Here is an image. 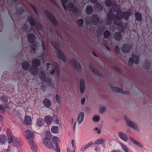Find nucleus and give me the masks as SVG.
<instances>
[{
    "instance_id": "nucleus-45",
    "label": "nucleus",
    "mask_w": 152,
    "mask_h": 152,
    "mask_svg": "<svg viewBox=\"0 0 152 152\" xmlns=\"http://www.w3.org/2000/svg\"><path fill=\"white\" fill-rule=\"evenodd\" d=\"M45 135L46 137H49L51 138V135L50 134V132L49 131H47L45 133Z\"/></svg>"
},
{
    "instance_id": "nucleus-11",
    "label": "nucleus",
    "mask_w": 152,
    "mask_h": 152,
    "mask_svg": "<svg viewBox=\"0 0 152 152\" xmlns=\"http://www.w3.org/2000/svg\"><path fill=\"white\" fill-rule=\"evenodd\" d=\"M85 90V85L84 81L81 80L80 81V93L83 94Z\"/></svg>"
},
{
    "instance_id": "nucleus-58",
    "label": "nucleus",
    "mask_w": 152,
    "mask_h": 152,
    "mask_svg": "<svg viewBox=\"0 0 152 152\" xmlns=\"http://www.w3.org/2000/svg\"><path fill=\"white\" fill-rule=\"evenodd\" d=\"M115 7H116L118 9H119V7L118 6H113V8H114V11H115L116 10L115 9Z\"/></svg>"
},
{
    "instance_id": "nucleus-27",
    "label": "nucleus",
    "mask_w": 152,
    "mask_h": 152,
    "mask_svg": "<svg viewBox=\"0 0 152 152\" xmlns=\"http://www.w3.org/2000/svg\"><path fill=\"white\" fill-rule=\"evenodd\" d=\"M7 141L6 136L4 134L0 135V143L3 144L5 143Z\"/></svg>"
},
{
    "instance_id": "nucleus-28",
    "label": "nucleus",
    "mask_w": 152,
    "mask_h": 152,
    "mask_svg": "<svg viewBox=\"0 0 152 152\" xmlns=\"http://www.w3.org/2000/svg\"><path fill=\"white\" fill-rule=\"evenodd\" d=\"M52 67L55 70L57 75H59V70L57 63H54Z\"/></svg>"
},
{
    "instance_id": "nucleus-47",
    "label": "nucleus",
    "mask_w": 152,
    "mask_h": 152,
    "mask_svg": "<svg viewBox=\"0 0 152 152\" xmlns=\"http://www.w3.org/2000/svg\"><path fill=\"white\" fill-rule=\"evenodd\" d=\"M89 68L94 73V74H96V72L94 71V69L92 66H90Z\"/></svg>"
},
{
    "instance_id": "nucleus-34",
    "label": "nucleus",
    "mask_w": 152,
    "mask_h": 152,
    "mask_svg": "<svg viewBox=\"0 0 152 152\" xmlns=\"http://www.w3.org/2000/svg\"><path fill=\"white\" fill-rule=\"evenodd\" d=\"M93 121L95 122H96L99 121L100 117L99 115H95L92 118Z\"/></svg>"
},
{
    "instance_id": "nucleus-9",
    "label": "nucleus",
    "mask_w": 152,
    "mask_h": 152,
    "mask_svg": "<svg viewBox=\"0 0 152 152\" xmlns=\"http://www.w3.org/2000/svg\"><path fill=\"white\" fill-rule=\"evenodd\" d=\"M110 88L114 92L121 93L124 94H125L126 93L122 89L118 87L111 86Z\"/></svg>"
},
{
    "instance_id": "nucleus-40",
    "label": "nucleus",
    "mask_w": 152,
    "mask_h": 152,
    "mask_svg": "<svg viewBox=\"0 0 152 152\" xmlns=\"http://www.w3.org/2000/svg\"><path fill=\"white\" fill-rule=\"evenodd\" d=\"M112 4V3L110 0H107L105 1V5L108 6H110Z\"/></svg>"
},
{
    "instance_id": "nucleus-20",
    "label": "nucleus",
    "mask_w": 152,
    "mask_h": 152,
    "mask_svg": "<svg viewBox=\"0 0 152 152\" xmlns=\"http://www.w3.org/2000/svg\"><path fill=\"white\" fill-rule=\"evenodd\" d=\"M113 18V15L110 13V11L107 15V17L106 20V24L109 25L111 23V20Z\"/></svg>"
},
{
    "instance_id": "nucleus-55",
    "label": "nucleus",
    "mask_w": 152,
    "mask_h": 152,
    "mask_svg": "<svg viewBox=\"0 0 152 152\" xmlns=\"http://www.w3.org/2000/svg\"><path fill=\"white\" fill-rule=\"evenodd\" d=\"M42 47L43 48V50H45V47L44 44V42L43 41H42Z\"/></svg>"
},
{
    "instance_id": "nucleus-12",
    "label": "nucleus",
    "mask_w": 152,
    "mask_h": 152,
    "mask_svg": "<svg viewBox=\"0 0 152 152\" xmlns=\"http://www.w3.org/2000/svg\"><path fill=\"white\" fill-rule=\"evenodd\" d=\"M57 51L58 53V58L63 61L64 62H66V58L63 52L59 50Z\"/></svg>"
},
{
    "instance_id": "nucleus-5",
    "label": "nucleus",
    "mask_w": 152,
    "mask_h": 152,
    "mask_svg": "<svg viewBox=\"0 0 152 152\" xmlns=\"http://www.w3.org/2000/svg\"><path fill=\"white\" fill-rule=\"evenodd\" d=\"M124 118L128 126L134 129H137V124L131 121L126 116H124Z\"/></svg>"
},
{
    "instance_id": "nucleus-60",
    "label": "nucleus",
    "mask_w": 152,
    "mask_h": 152,
    "mask_svg": "<svg viewBox=\"0 0 152 152\" xmlns=\"http://www.w3.org/2000/svg\"><path fill=\"white\" fill-rule=\"evenodd\" d=\"M129 139H130V140H131V141H132V142H134V141L135 140H134V139L133 138H132V137H129Z\"/></svg>"
},
{
    "instance_id": "nucleus-51",
    "label": "nucleus",
    "mask_w": 152,
    "mask_h": 152,
    "mask_svg": "<svg viewBox=\"0 0 152 152\" xmlns=\"http://www.w3.org/2000/svg\"><path fill=\"white\" fill-rule=\"evenodd\" d=\"M30 52L31 53H35V48H31V50H30Z\"/></svg>"
},
{
    "instance_id": "nucleus-53",
    "label": "nucleus",
    "mask_w": 152,
    "mask_h": 152,
    "mask_svg": "<svg viewBox=\"0 0 152 152\" xmlns=\"http://www.w3.org/2000/svg\"><path fill=\"white\" fill-rule=\"evenodd\" d=\"M37 28L40 30H42V27L40 24H38L37 26Z\"/></svg>"
},
{
    "instance_id": "nucleus-37",
    "label": "nucleus",
    "mask_w": 152,
    "mask_h": 152,
    "mask_svg": "<svg viewBox=\"0 0 152 152\" xmlns=\"http://www.w3.org/2000/svg\"><path fill=\"white\" fill-rule=\"evenodd\" d=\"M119 144L126 152H129V150L127 147L125 145H124L121 143H119Z\"/></svg>"
},
{
    "instance_id": "nucleus-26",
    "label": "nucleus",
    "mask_w": 152,
    "mask_h": 152,
    "mask_svg": "<svg viewBox=\"0 0 152 152\" xmlns=\"http://www.w3.org/2000/svg\"><path fill=\"white\" fill-rule=\"evenodd\" d=\"M22 66L23 69L26 71L28 70L30 67V64L28 62L23 63Z\"/></svg>"
},
{
    "instance_id": "nucleus-49",
    "label": "nucleus",
    "mask_w": 152,
    "mask_h": 152,
    "mask_svg": "<svg viewBox=\"0 0 152 152\" xmlns=\"http://www.w3.org/2000/svg\"><path fill=\"white\" fill-rule=\"evenodd\" d=\"M56 99L58 102H59L60 100V98L59 96L58 95H56Z\"/></svg>"
},
{
    "instance_id": "nucleus-3",
    "label": "nucleus",
    "mask_w": 152,
    "mask_h": 152,
    "mask_svg": "<svg viewBox=\"0 0 152 152\" xmlns=\"http://www.w3.org/2000/svg\"><path fill=\"white\" fill-rule=\"evenodd\" d=\"M69 64L73 66L77 71H80L81 69V66L79 62L75 59L70 60Z\"/></svg>"
},
{
    "instance_id": "nucleus-42",
    "label": "nucleus",
    "mask_w": 152,
    "mask_h": 152,
    "mask_svg": "<svg viewBox=\"0 0 152 152\" xmlns=\"http://www.w3.org/2000/svg\"><path fill=\"white\" fill-rule=\"evenodd\" d=\"M103 140L102 139H100L97 140L95 142L96 144H101L103 143Z\"/></svg>"
},
{
    "instance_id": "nucleus-39",
    "label": "nucleus",
    "mask_w": 152,
    "mask_h": 152,
    "mask_svg": "<svg viewBox=\"0 0 152 152\" xmlns=\"http://www.w3.org/2000/svg\"><path fill=\"white\" fill-rule=\"evenodd\" d=\"M83 21L82 19H79L77 21V24L80 26H82L83 23Z\"/></svg>"
},
{
    "instance_id": "nucleus-59",
    "label": "nucleus",
    "mask_w": 152,
    "mask_h": 152,
    "mask_svg": "<svg viewBox=\"0 0 152 152\" xmlns=\"http://www.w3.org/2000/svg\"><path fill=\"white\" fill-rule=\"evenodd\" d=\"M32 8L33 10L35 12H37V10H36V8L34 7L33 6H32Z\"/></svg>"
},
{
    "instance_id": "nucleus-8",
    "label": "nucleus",
    "mask_w": 152,
    "mask_h": 152,
    "mask_svg": "<svg viewBox=\"0 0 152 152\" xmlns=\"http://www.w3.org/2000/svg\"><path fill=\"white\" fill-rule=\"evenodd\" d=\"M91 20L92 23L94 25H96L99 21V17L95 15H93L91 16Z\"/></svg>"
},
{
    "instance_id": "nucleus-23",
    "label": "nucleus",
    "mask_w": 152,
    "mask_h": 152,
    "mask_svg": "<svg viewBox=\"0 0 152 152\" xmlns=\"http://www.w3.org/2000/svg\"><path fill=\"white\" fill-rule=\"evenodd\" d=\"M27 39L29 42H33L35 39V36L32 34H30L28 35Z\"/></svg>"
},
{
    "instance_id": "nucleus-19",
    "label": "nucleus",
    "mask_w": 152,
    "mask_h": 152,
    "mask_svg": "<svg viewBox=\"0 0 152 152\" xmlns=\"http://www.w3.org/2000/svg\"><path fill=\"white\" fill-rule=\"evenodd\" d=\"M31 119L30 117L27 116L25 118L24 123L23 124L27 125H30L31 124Z\"/></svg>"
},
{
    "instance_id": "nucleus-2",
    "label": "nucleus",
    "mask_w": 152,
    "mask_h": 152,
    "mask_svg": "<svg viewBox=\"0 0 152 152\" xmlns=\"http://www.w3.org/2000/svg\"><path fill=\"white\" fill-rule=\"evenodd\" d=\"M1 100L2 104H0V111L3 113L4 112V108H8L9 107L8 99L6 96L4 95L1 98Z\"/></svg>"
},
{
    "instance_id": "nucleus-52",
    "label": "nucleus",
    "mask_w": 152,
    "mask_h": 152,
    "mask_svg": "<svg viewBox=\"0 0 152 152\" xmlns=\"http://www.w3.org/2000/svg\"><path fill=\"white\" fill-rule=\"evenodd\" d=\"M56 151L57 152H60V149L58 145H56Z\"/></svg>"
},
{
    "instance_id": "nucleus-62",
    "label": "nucleus",
    "mask_w": 152,
    "mask_h": 152,
    "mask_svg": "<svg viewBox=\"0 0 152 152\" xmlns=\"http://www.w3.org/2000/svg\"><path fill=\"white\" fill-rule=\"evenodd\" d=\"M3 117L1 115H0V121H2L3 120Z\"/></svg>"
},
{
    "instance_id": "nucleus-33",
    "label": "nucleus",
    "mask_w": 152,
    "mask_h": 152,
    "mask_svg": "<svg viewBox=\"0 0 152 152\" xmlns=\"http://www.w3.org/2000/svg\"><path fill=\"white\" fill-rule=\"evenodd\" d=\"M52 132L54 133H57L58 132V129L57 126L52 127L51 128Z\"/></svg>"
},
{
    "instance_id": "nucleus-24",
    "label": "nucleus",
    "mask_w": 152,
    "mask_h": 152,
    "mask_svg": "<svg viewBox=\"0 0 152 152\" xmlns=\"http://www.w3.org/2000/svg\"><path fill=\"white\" fill-rule=\"evenodd\" d=\"M113 37L116 40L119 41L121 38L122 36L120 33L116 32L113 35Z\"/></svg>"
},
{
    "instance_id": "nucleus-54",
    "label": "nucleus",
    "mask_w": 152,
    "mask_h": 152,
    "mask_svg": "<svg viewBox=\"0 0 152 152\" xmlns=\"http://www.w3.org/2000/svg\"><path fill=\"white\" fill-rule=\"evenodd\" d=\"M90 111V108L88 107H86L85 109V112L87 113L89 112Z\"/></svg>"
},
{
    "instance_id": "nucleus-1",
    "label": "nucleus",
    "mask_w": 152,
    "mask_h": 152,
    "mask_svg": "<svg viewBox=\"0 0 152 152\" xmlns=\"http://www.w3.org/2000/svg\"><path fill=\"white\" fill-rule=\"evenodd\" d=\"M130 15V13L128 12H125L123 13L122 11L119 10L117 12L116 15L114 18V23L119 26L120 24V20L123 18L125 20H128Z\"/></svg>"
},
{
    "instance_id": "nucleus-30",
    "label": "nucleus",
    "mask_w": 152,
    "mask_h": 152,
    "mask_svg": "<svg viewBox=\"0 0 152 152\" xmlns=\"http://www.w3.org/2000/svg\"><path fill=\"white\" fill-rule=\"evenodd\" d=\"M136 20L138 21H140L141 20L142 16L138 12H136L135 14Z\"/></svg>"
},
{
    "instance_id": "nucleus-44",
    "label": "nucleus",
    "mask_w": 152,
    "mask_h": 152,
    "mask_svg": "<svg viewBox=\"0 0 152 152\" xmlns=\"http://www.w3.org/2000/svg\"><path fill=\"white\" fill-rule=\"evenodd\" d=\"M67 0H62V4L64 8V9L65 10H66V8L65 6L64 5V4H65L66 3Z\"/></svg>"
},
{
    "instance_id": "nucleus-29",
    "label": "nucleus",
    "mask_w": 152,
    "mask_h": 152,
    "mask_svg": "<svg viewBox=\"0 0 152 152\" xmlns=\"http://www.w3.org/2000/svg\"><path fill=\"white\" fill-rule=\"evenodd\" d=\"M93 9L92 7L90 6H88L86 8V13L87 14H91L92 12Z\"/></svg>"
},
{
    "instance_id": "nucleus-6",
    "label": "nucleus",
    "mask_w": 152,
    "mask_h": 152,
    "mask_svg": "<svg viewBox=\"0 0 152 152\" xmlns=\"http://www.w3.org/2000/svg\"><path fill=\"white\" fill-rule=\"evenodd\" d=\"M44 145L49 149H52L54 148L53 143L50 139L45 137L43 139Z\"/></svg>"
},
{
    "instance_id": "nucleus-4",
    "label": "nucleus",
    "mask_w": 152,
    "mask_h": 152,
    "mask_svg": "<svg viewBox=\"0 0 152 152\" xmlns=\"http://www.w3.org/2000/svg\"><path fill=\"white\" fill-rule=\"evenodd\" d=\"M139 62V58L137 55H133L129 59L128 63L131 66H132L133 64H137Z\"/></svg>"
},
{
    "instance_id": "nucleus-22",
    "label": "nucleus",
    "mask_w": 152,
    "mask_h": 152,
    "mask_svg": "<svg viewBox=\"0 0 152 152\" xmlns=\"http://www.w3.org/2000/svg\"><path fill=\"white\" fill-rule=\"evenodd\" d=\"M68 7L69 9L73 12H76L77 11L75 6L72 3H69L68 4Z\"/></svg>"
},
{
    "instance_id": "nucleus-13",
    "label": "nucleus",
    "mask_w": 152,
    "mask_h": 152,
    "mask_svg": "<svg viewBox=\"0 0 152 152\" xmlns=\"http://www.w3.org/2000/svg\"><path fill=\"white\" fill-rule=\"evenodd\" d=\"M43 104L46 107H49L51 105V101L49 99L45 98L43 101Z\"/></svg>"
},
{
    "instance_id": "nucleus-50",
    "label": "nucleus",
    "mask_w": 152,
    "mask_h": 152,
    "mask_svg": "<svg viewBox=\"0 0 152 152\" xmlns=\"http://www.w3.org/2000/svg\"><path fill=\"white\" fill-rule=\"evenodd\" d=\"M93 142H90L89 143H88V144H87L85 147V148L84 149V150L86 148H87L90 145H91L92 144Z\"/></svg>"
},
{
    "instance_id": "nucleus-36",
    "label": "nucleus",
    "mask_w": 152,
    "mask_h": 152,
    "mask_svg": "<svg viewBox=\"0 0 152 152\" xmlns=\"http://www.w3.org/2000/svg\"><path fill=\"white\" fill-rule=\"evenodd\" d=\"M51 43L52 45L56 49V51H57L58 50H59L58 47V46L57 44L55 42L53 41H51Z\"/></svg>"
},
{
    "instance_id": "nucleus-57",
    "label": "nucleus",
    "mask_w": 152,
    "mask_h": 152,
    "mask_svg": "<svg viewBox=\"0 0 152 152\" xmlns=\"http://www.w3.org/2000/svg\"><path fill=\"white\" fill-rule=\"evenodd\" d=\"M137 145L138 146H140L142 148L143 147L142 145L140 144V143L138 142H137Z\"/></svg>"
},
{
    "instance_id": "nucleus-32",
    "label": "nucleus",
    "mask_w": 152,
    "mask_h": 152,
    "mask_svg": "<svg viewBox=\"0 0 152 152\" xmlns=\"http://www.w3.org/2000/svg\"><path fill=\"white\" fill-rule=\"evenodd\" d=\"M52 140L53 142L56 145H58L57 143L59 142V140L58 137L56 136H53L52 138Z\"/></svg>"
},
{
    "instance_id": "nucleus-17",
    "label": "nucleus",
    "mask_w": 152,
    "mask_h": 152,
    "mask_svg": "<svg viewBox=\"0 0 152 152\" xmlns=\"http://www.w3.org/2000/svg\"><path fill=\"white\" fill-rule=\"evenodd\" d=\"M40 61L37 59H34L32 61V66L37 67L39 66L40 65Z\"/></svg>"
},
{
    "instance_id": "nucleus-15",
    "label": "nucleus",
    "mask_w": 152,
    "mask_h": 152,
    "mask_svg": "<svg viewBox=\"0 0 152 152\" xmlns=\"http://www.w3.org/2000/svg\"><path fill=\"white\" fill-rule=\"evenodd\" d=\"M26 135V138L27 139L31 138L34 135V133L32 131L30 130H27L25 131Z\"/></svg>"
},
{
    "instance_id": "nucleus-16",
    "label": "nucleus",
    "mask_w": 152,
    "mask_h": 152,
    "mask_svg": "<svg viewBox=\"0 0 152 152\" xmlns=\"http://www.w3.org/2000/svg\"><path fill=\"white\" fill-rule=\"evenodd\" d=\"M38 70L37 68L34 66H32L30 69L31 73L33 75H37L38 72Z\"/></svg>"
},
{
    "instance_id": "nucleus-38",
    "label": "nucleus",
    "mask_w": 152,
    "mask_h": 152,
    "mask_svg": "<svg viewBox=\"0 0 152 152\" xmlns=\"http://www.w3.org/2000/svg\"><path fill=\"white\" fill-rule=\"evenodd\" d=\"M106 107H101L99 110V113L101 114H103L106 110Z\"/></svg>"
},
{
    "instance_id": "nucleus-63",
    "label": "nucleus",
    "mask_w": 152,
    "mask_h": 152,
    "mask_svg": "<svg viewBox=\"0 0 152 152\" xmlns=\"http://www.w3.org/2000/svg\"><path fill=\"white\" fill-rule=\"evenodd\" d=\"M51 74H53L54 73V69H53L52 71L51 72Z\"/></svg>"
},
{
    "instance_id": "nucleus-35",
    "label": "nucleus",
    "mask_w": 152,
    "mask_h": 152,
    "mask_svg": "<svg viewBox=\"0 0 152 152\" xmlns=\"http://www.w3.org/2000/svg\"><path fill=\"white\" fill-rule=\"evenodd\" d=\"M110 32L108 30H106L104 33V36L105 38H108L110 35Z\"/></svg>"
},
{
    "instance_id": "nucleus-21",
    "label": "nucleus",
    "mask_w": 152,
    "mask_h": 152,
    "mask_svg": "<svg viewBox=\"0 0 152 152\" xmlns=\"http://www.w3.org/2000/svg\"><path fill=\"white\" fill-rule=\"evenodd\" d=\"M84 115V114L83 112H81L80 113L77 118V121L80 124L83 121Z\"/></svg>"
},
{
    "instance_id": "nucleus-7",
    "label": "nucleus",
    "mask_w": 152,
    "mask_h": 152,
    "mask_svg": "<svg viewBox=\"0 0 152 152\" xmlns=\"http://www.w3.org/2000/svg\"><path fill=\"white\" fill-rule=\"evenodd\" d=\"M45 12L46 15L49 18L53 24L55 26H57L58 25L57 22L50 13L48 11H45Z\"/></svg>"
},
{
    "instance_id": "nucleus-61",
    "label": "nucleus",
    "mask_w": 152,
    "mask_h": 152,
    "mask_svg": "<svg viewBox=\"0 0 152 152\" xmlns=\"http://www.w3.org/2000/svg\"><path fill=\"white\" fill-rule=\"evenodd\" d=\"M91 2L95 3L97 1V0H90Z\"/></svg>"
},
{
    "instance_id": "nucleus-31",
    "label": "nucleus",
    "mask_w": 152,
    "mask_h": 152,
    "mask_svg": "<svg viewBox=\"0 0 152 152\" xmlns=\"http://www.w3.org/2000/svg\"><path fill=\"white\" fill-rule=\"evenodd\" d=\"M37 124L39 127L43 125V121L42 118L38 119L37 121Z\"/></svg>"
},
{
    "instance_id": "nucleus-41",
    "label": "nucleus",
    "mask_w": 152,
    "mask_h": 152,
    "mask_svg": "<svg viewBox=\"0 0 152 152\" xmlns=\"http://www.w3.org/2000/svg\"><path fill=\"white\" fill-rule=\"evenodd\" d=\"M115 52L116 54H119L120 53V51L119 48L117 46H115Z\"/></svg>"
},
{
    "instance_id": "nucleus-64",
    "label": "nucleus",
    "mask_w": 152,
    "mask_h": 152,
    "mask_svg": "<svg viewBox=\"0 0 152 152\" xmlns=\"http://www.w3.org/2000/svg\"><path fill=\"white\" fill-rule=\"evenodd\" d=\"M56 124H58V123H59V121L58 120V118H57V119H56Z\"/></svg>"
},
{
    "instance_id": "nucleus-43",
    "label": "nucleus",
    "mask_w": 152,
    "mask_h": 152,
    "mask_svg": "<svg viewBox=\"0 0 152 152\" xmlns=\"http://www.w3.org/2000/svg\"><path fill=\"white\" fill-rule=\"evenodd\" d=\"M13 140V138L12 136H10L8 138V142L9 144L12 143Z\"/></svg>"
},
{
    "instance_id": "nucleus-18",
    "label": "nucleus",
    "mask_w": 152,
    "mask_h": 152,
    "mask_svg": "<svg viewBox=\"0 0 152 152\" xmlns=\"http://www.w3.org/2000/svg\"><path fill=\"white\" fill-rule=\"evenodd\" d=\"M45 122L48 124H50L53 121V118L49 115L46 116L44 118Z\"/></svg>"
},
{
    "instance_id": "nucleus-14",
    "label": "nucleus",
    "mask_w": 152,
    "mask_h": 152,
    "mask_svg": "<svg viewBox=\"0 0 152 152\" xmlns=\"http://www.w3.org/2000/svg\"><path fill=\"white\" fill-rule=\"evenodd\" d=\"M119 137L125 142H126L128 140V138L127 136L124 133L121 132L118 134Z\"/></svg>"
},
{
    "instance_id": "nucleus-10",
    "label": "nucleus",
    "mask_w": 152,
    "mask_h": 152,
    "mask_svg": "<svg viewBox=\"0 0 152 152\" xmlns=\"http://www.w3.org/2000/svg\"><path fill=\"white\" fill-rule=\"evenodd\" d=\"M131 47L128 44H126L123 45L121 48L122 52L124 53H129L131 50Z\"/></svg>"
},
{
    "instance_id": "nucleus-56",
    "label": "nucleus",
    "mask_w": 152,
    "mask_h": 152,
    "mask_svg": "<svg viewBox=\"0 0 152 152\" xmlns=\"http://www.w3.org/2000/svg\"><path fill=\"white\" fill-rule=\"evenodd\" d=\"M47 65L48 70H49V68H51L52 67V65L49 63L47 64Z\"/></svg>"
},
{
    "instance_id": "nucleus-25",
    "label": "nucleus",
    "mask_w": 152,
    "mask_h": 152,
    "mask_svg": "<svg viewBox=\"0 0 152 152\" xmlns=\"http://www.w3.org/2000/svg\"><path fill=\"white\" fill-rule=\"evenodd\" d=\"M39 77L41 80L45 81L46 79V76L45 74L43 71H41L39 74Z\"/></svg>"
},
{
    "instance_id": "nucleus-46",
    "label": "nucleus",
    "mask_w": 152,
    "mask_h": 152,
    "mask_svg": "<svg viewBox=\"0 0 152 152\" xmlns=\"http://www.w3.org/2000/svg\"><path fill=\"white\" fill-rule=\"evenodd\" d=\"M29 22H30V24L31 26H35V24L34 22V21L33 20V19L32 18H31V19H30V20Z\"/></svg>"
},
{
    "instance_id": "nucleus-48",
    "label": "nucleus",
    "mask_w": 152,
    "mask_h": 152,
    "mask_svg": "<svg viewBox=\"0 0 152 152\" xmlns=\"http://www.w3.org/2000/svg\"><path fill=\"white\" fill-rule=\"evenodd\" d=\"M85 99L84 98H82L81 99V104L83 105L85 101Z\"/></svg>"
}]
</instances>
